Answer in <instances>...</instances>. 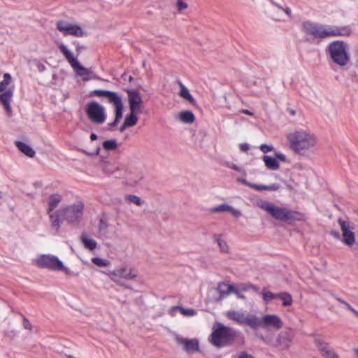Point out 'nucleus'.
Here are the masks:
<instances>
[{
	"instance_id": "35",
	"label": "nucleus",
	"mask_w": 358,
	"mask_h": 358,
	"mask_svg": "<svg viewBox=\"0 0 358 358\" xmlns=\"http://www.w3.org/2000/svg\"><path fill=\"white\" fill-rule=\"evenodd\" d=\"M174 309H178L180 313L187 317L194 316L196 314V311L192 308H186L182 306H175Z\"/></svg>"
},
{
	"instance_id": "51",
	"label": "nucleus",
	"mask_w": 358,
	"mask_h": 358,
	"mask_svg": "<svg viewBox=\"0 0 358 358\" xmlns=\"http://www.w3.org/2000/svg\"><path fill=\"white\" fill-rule=\"evenodd\" d=\"M345 308L348 310H350L352 313H354V315L358 317V311H357L355 309H354L349 303H345Z\"/></svg>"
},
{
	"instance_id": "47",
	"label": "nucleus",
	"mask_w": 358,
	"mask_h": 358,
	"mask_svg": "<svg viewBox=\"0 0 358 358\" xmlns=\"http://www.w3.org/2000/svg\"><path fill=\"white\" fill-rule=\"evenodd\" d=\"M22 325H23V327L25 329H28V330H31V324L30 323V322L29 321V320L26 317H23V322H22Z\"/></svg>"
},
{
	"instance_id": "32",
	"label": "nucleus",
	"mask_w": 358,
	"mask_h": 358,
	"mask_svg": "<svg viewBox=\"0 0 358 358\" xmlns=\"http://www.w3.org/2000/svg\"><path fill=\"white\" fill-rule=\"evenodd\" d=\"M262 299L266 303L278 299V293H273L267 290L265 287L262 289Z\"/></svg>"
},
{
	"instance_id": "26",
	"label": "nucleus",
	"mask_w": 358,
	"mask_h": 358,
	"mask_svg": "<svg viewBox=\"0 0 358 358\" xmlns=\"http://www.w3.org/2000/svg\"><path fill=\"white\" fill-rule=\"evenodd\" d=\"M262 160L264 161L265 166L268 169L277 170L280 167L279 162L276 160L275 157L264 155Z\"/></svg>"
},
{
	"instance_id": "10",
	"label": "nucleus",
	"mask_w": 358,
	"mask_h": 358,
	"mask_svg": "<svg viewBox=\"0 0 358 358\" xmlns=\"http://www.w3.org/2000/svg\"><path fill=\"white\" fill-rule=\"evenodd\" d=\"M227 317L230 320L234 321L240 325H248L251 329L256 330L257 316L254 314H245L236 310H229Z\"/></svg>"
},
{
	"instance_id": "36",
	"label": "nucleus",
	"mask_w": 358,
	"mask_h": 358,
	"mask_svg": "<svg viewBox=\"0 0 358 358\" xmlns=\"http://www.w3.org/2000/svg\"><path fill=\"white\" fill-rule=\"evenodd\" d=\"M229 209H230V205L227 203H222L210 208V211L212 213H224L228 212Z\"/></svg>"
},
{
	"instance_id": "38",
	"label": "nucleus",
	"mask_w": 358,
	"mask_h": 358,
	"mask_svg": "<svg viewBox=\"0 0 358 358\" xmlns=\"http://www.w3.org/2000/svg\"><path fill=\"white\" fill-rule=\"evenodd\" d=\"M92 262L99 267L106 266L109 265L110 262L108 259H103L99 257H93Z\"/></svg>"
},
{
	"instance_id": "53",
	"label": "nucleus",
	"mask_w": 358,
	"mask_h": 358,
	"mask_svg": "<svg viewBox=\"0 0 358 358\" xmlns=\"http://www.w3.org/2000/svg\"><path fill=\"white\" fill-rule=\"evenodd\" d=\"M36 67H37V69H38V71L39 72H43V71H45V69H46L45 66L43 64H42V63H41V62H37V63H36Z\"/></svg>"
},
{
	"instance_id": "34",
	"label": "nucleus",
	"mask_w": 358,
	"mask_h": 358,
	"mask_svg": "<svg viewBox=\"0 0 358 358\" xmlns=\"http://www.w3.org/2000/svg\"><path fill=\"white\" fill-rule=\"evenodd\" d=\"M103 148L106 151H113L117 149V143L115 139H110L104 141L102 143Z\"/></svg>"
},
{
	"instance_id": "40",
	"label": "nucleus",
	"mask_w": 358,
	"mask_h": 358,
	"mask_svg": "<svg viewBox=\"0 0 358 358\" xmlns=\"http://www.w3.org/2000/svg\"><path fill=\"white\" fill-rule=\"evenodd\" d=\"M224 166L229 168V169H231L234 171H236L238 172H241V173H243V174L245 176L246 175V173L245 171L242 169L241 168H240L239 166H238L236 164L231 162H224Z\"/></svg>"
},
{
	"instance_id": "25",
	"label": "nucleus",
	"mask_w": 358,
	"mask_h": 358,
	"mask_svg": "<svg viewBox=\"0 0 358 358\" xmlns=\"http://www.w3.org/2000/svg\"><path fill=\"white\" fill-rule=\"evenodd\" d=\"M80 241L84 245L85 248L89 250L92 251L97 247L96 241L94 239L88 237L85 233H83L81 234Z\"/></svg>"
},
{
	"instance_id": "9",
	"label": "nucleus",
	"mask_w": 358,
	"mask_h": 358,
	"mask_svg": "<svg viewBox=\"0 0 358 358\" xmlns=\"http://www.w3.org/2000/svg\"><path fill=\"white\" fill-rule=\"evenodd\" d=\"M12 80V76L9 73L3 74V80L0 82V102L7 112L11 111L10 101L13 96V89H7Z\"/></svg>"
},
{
	"instance_id": "45",
	"label": "nucleus",
	"mask_w": 358,
	"mask_h": 358,
	"mask_svg": "<svg viewBox=\"0 0 358 358\" xmlns=\"http://www.w3.org/2000/svg\"><path fill=\"white\" fill-rule=\"evenodd\" d=\"M228 212L231 213L236 218H238L241 215V211L234 208L231 206H230V209H229Z\"/></svg>"
},
{
	"instance_id": "1",
	"label": "nucleus",
	"mask_w": 358,
	"mask_h": 358,
	"mask_svg": "<svg viewBox=\"0 0 358 358\" xmlns=\"http://www.w3.org/2000/svg\"><path fill=\"white\" fill-rule=\"evenodd\" d=\"M302 29L306 35H311L314 38L320 39L336 36H348L352 32L349 26H331L309 20L303 22Z\"/></svg>"
},
{
	"instance_id": "7",
	"label": "nucleus",
	"mask_w": 358,
	"mask_h": 358,
	"mask_svg": "<svg viewBox=\"0 0 358 358\" xmlns=\"http://www.w3.org/2000/svg\"><path fill=\"white\" fill-rule=\"evenodd\" d=\"M85 113L90 121L94 124H101L106 121L105 108L96 101H92L86 104Z\"/></svg>"
},
{
	"instance_id": "31",
	"label": "nucleus",
	"mask_w": 358,
	"mask_h": 358,
	"mask_svg": "<svg viewBox=\"0 0 358 358\" xmlns=\"http://www.w3.org/2000/svg\"><path fill=\"white\" fill-rule=\"evenodd\" d=\"M278 299L282 301V306L285 307L291 306L293 302L292 295L287 292L278 293Z\"/></svg>"
},
{
	"instance_id": "39",
	"label": "nucleus",
	"mask_w": 358,
	"mask_h": 358,
	"mask_svg": "<svg viewBox=\"0 0 358 358\" xmlns=\"http://www.w3.org/2000/svg\"><path fill=\"white\" fill-rule=\"evenodd\" d=\"M239 289L243 292H247L250 289H253L255 292H257L259 288V287L252 284H241L239 287Z\"/></svg>"
},
{
	"instance_id": "15",
	"label": "nucleus",
	"mask_w": 358,
	"mask_h": 358,
	"mask_svg": "<svg viewBox=\"0 0 358 358\" xmlns=\"http://www.w3.org/2000/svg\"><path fill=\"white\" fill-rule=\"evenodd\" d=\"M128 94V102L130 111H138L141 112L143 99L141 98L140 92L138 90H129Z\"/></svg>"
},
{
	"instance_id": "46",
	"label": "nucleus",
	"mask_w": 358,
	"mask_h": 358,
	"mask_svg": "<svg viewBox=\"0 0 358 358\" xmlns=\"http://www.w3.org/2000/svg\"><path fill=\"white\" fill-rule=\"evenodd\" d=\"M232 290L231 293L235 294L238 299H245V296L240 292L241 289L236 287L234 285Z\"/></svg>"
},
{
	"instance_id": "24",
	"label": "nucleus",
	"mask_w": 358,
	"mask_h": 358,
	"mask_svg": "<svg viewBox=\"0 0 358 358\" xmlns=\"http://www.w3.org/2000/svg\"><path fill=\"white\" fill-rule=\"evenodd\" d=\"M233 288V284H228L224 282H220L217 287V290L220 294V299L226 298L229 294L231 293Z\"/></svg>"
},
{
	"instance_id": "19",
	"label": "nucleus",
	"mask_w": 358,
	"mask_h": 358,
	"mask_svg": "<svg viewBox=\"0 0 358 358\" xmlns=\"http://www.w3.org/2000/svg\"><path fill=\"white\" fill-rule=\"evenodd\" d=\"M98 96V97H106L108 102L110 103L115 99H116L120 95L113 91H110L107 90H94L90 93V96Z\"/></svg>"
},
{
	"instance_id": "23",
	"label": "nucleus",
	"mask_w": 358,
	"mask_h": 358,
	"mask_svg": "<svg viewBox=\"0 0 358 358\" xmlns=\"http://www.w3.org/2000/svg\"><path fill=\"white\" fill-rule=\"evenodd\" d=\"M15 144L17 149L26 156L29 157L35 156L36 152L29 145L20 141H15Z\"/></svg>"
},
{
	"instance_id": "49",
	"label": "nucleus",
	"mask_w": 358,
	"mask_h": 358,
	"mask_svg": "<svg viewBox=\"0 0 358 358\" xmlns=\"http://www.w3.org/2000/svg\"><path fill=\"white\" fill-rule=\"evenodd\" d=\"M73 43L76 47V52L78 55H79L81 52L82 50L85 49V47L84 45H81L78 41H74Z\"/></svg>"
},
{
	"instance_id": "20",
	"label": "nucleus",
	"mask_w": 358,
	"mask_h": 358,
	"mask_svg": "<svg viewBox=\"0 0 358 358\" xmlns=\"http://www.w3.org/2000/svg\"><path fill=\"white\" fill-rule=\"evenodd\" d=\"M293 338L292 332L290 331H285L278 335L277 342L282 349H287Z\"/></svg>"
},
{
	"instance_id": "44",
	"label": "nucleus",
	"mask_w": 358,
	"mask_h": 358,
	"mask_svg": "<svg viewBox=\"0 0 358 358\" xmlns=\"http://www.w3.org/2000/svg\"><path fill=\"white\" fill-rule=\"evenodd\" d=\"M275 158L276 159L277 161H280V162H285L287 161V157L286 156L281 153V152H275Z\"/></svg>"
},
{
	"instance_id": "64",
	"label": "nucleus",
	"mask_w": 358,
	"mask_h": 358,
	"mask_svg": "<svg viewBox=\"0 0 358 358\" xmlns=\"http://www.w3.org/2000/svg\"><path fill=\"white\" fill-rule=\"evenodd\" d=\"M282 10L285 11V13L288 16H290V15H291V13H292V11H291V9H290L289 7H287V8H283V9H282Z\"/></svg>"
},
{
	"instance_id": "33",
	"label": "nucleus",
	"mask_w": 358,
	"mask_h": 358,
	"mask_svg": "<svg viewBox=\"0 0 358 358\" xmlns=\"http://www.w3.org/2000/svg\"><path fill=\"white\" fill-rule=\"evenodd\" d=\"M222 234H213V238L215 241L219 245V248L222 252H228V245L227 243L222 240L221 238Z\"/></svg>"
},
{
	"instance_id": "62",
	"label": "nucleus",
	"mask_w": 358,
	"mask_h": 358,
	"mask_svg": "<svg viewBox=\"0 0 358 358\" xmlns=\"http://www.w3.org/2000/svg\"><path fill=\"white\" fill-rule=\"evenodd\" d=\"M241 112L248 115H253V113L248 109H243Z\"/></svg>"
},
{
	"instance_id": "60",
	"label": "nucleus",
	"mask_w": 358,
	"mask_h": 358,
	"mask_svg": "<svg viewBox=\"0 0 358 358\" xmlns=\"http://www.w3.org/2000/svg\"><path fill=\"white\" fill-rule=\"evenodd\" d=\"M128 127H129L124 122L122 124L120 127L119 130L120 132H123Z\"/></svg>"
},
{
	"instance_id": "18",
	"label": "nucleus",
	"mask_w": 358,
	"mask_h": 358,
	"mask_svg": "<svg viewBox=\"0 0 358 358\" xmlns=\"http://www.w3.org/2000/svg\"><path fill=\"white\" fill-rule=\"evenodd\" d=\"M48 214L52 228L55 229L57 231L60 228L62 222L65 220L62 209L57 210L53 213L50 212Z\"/></svg>"
},
{
	"instance_id": "55",
	"label": "nucleus",
	"mask_w": 358,
	"mask_h": 358,
	"mask_svg": "<svg viewBox=\"0 0 358 358\" xmlns=\"http://www.w3.org/2000/svg\"><path fill=\"white\" fill-rule=\"evenodd\" d=\"M58 271H64L66 275H70L71 271L67 267L64 266V264L62 263V265L61 267H59Z\"/></svg>"
},
{
	"instance_id": "6",
	"label": "nucleus",
	"mask_w": 358,
	"mask_h": 358,
	"mask_svg": "<svg viewBox=\"0 0 358 358\" xmlns=\"http://www.w3.org/2000/svg\"><path fill=\"white\" fill-rule=\"evenodd\" d=\"M59 50L70 64L76 75L82 77L83 81L87 82L96 78V76H90L92 73L91 69L82 65L77 57H74L72 52L70 51L64 44H60L59 45Z\"/></svg>"
},
{
	"instance_id": "59",
	"label": "nucleus",
	"mask_w": 358,
	"mask_h": 358,
	"mask_svg": "<svg viewBox=\"0 0 358 358\" xmlns=\"http://www.w3.org/2000/svg\"><path fill=\"white\" fill-rule=\"evenodd\" d=\"M100 150H101L100 148H99V147H97V148H96L95 152H94V153H89V152H86V151H85V150H83V152L86 153V154H87V155H98L99 154V152H100Z\"/></svg>"
},
{
	"instance_id": "11",
	"label": "nucleus",
	"mask_w": 358,
	"mask_h": 358,
	"mask_svg": "<svg viewBox=\"0 0 358 358\" xmlns=\"http://www.w3.org/2000/svg\"><path fill=\"white\" fill-rule=\"evenodd\" d=\"M36 264L39 268L57 271L62 266V261L55 255H41L36 259Z\"/></svg>"
},
{
	"instance_id": "57",
	"label": "nucleus",
	"mask_w": 358,
	"mask_h": 358,
	"mask_svg": "<svg viewBox=\"0 0 358 358\" xmlns=\"http://www.w3.org/2000/svg\"><path fill=\"white\" fill-rule=\"evenodd\" d=\"M238 358H252V355L248 354L246 352H241Z\"/></svg>"
},
{
	"instance_id": "13",
	"label": "nucleus",
	"mask_w": 358,
	"mask_h": 358,
	"mask_svg": "<svg viewBox=\"0 0 358 358\" xmlns=\"http://www.w3.org/2000/svg\"><path fill=\"white\" fill-rule=\"evenodd\" d=\"M283 326V322L280 317L277 315H265L262 318L257 316L256 330L259 327L268 328L271 327L278 330Z\"/></svg>"
},
{
	"instance_id": "29",
	"label": "nucleus",
	"mask_w": 358,
	"mask_h": 358,
	"mask_svg": "<svg viewBox=\"0 0 358 358\" xmlns=\"http://www.w3.org/2000/svg\"><path fill=\"white\" fill-rule=\"evenodd\" d=\"M178 83L180 86V90L179 93L180 96L184 99L188 101L192 105H194L196 101L189 92V90L184 85H182L181 82H178Z\"/></svg>"
},
{
	"instance_id": "21",
	"label": "nucleus",
	"mask_w": 358,
	"mask_h": 358,
	"mask_svg": "<svg viewBox=\"0 0 358 358\" xmlns=\"http://www.w3.org/2000/svg\"><path fill=\"white\" fill-rule=\"evenodd\" d=\"M114 106L115 110V118L116 120L119 122L123 117V110H124V105L122 102V97L119 96L116 99H115L112 103H110Z\"/></svg>"
},
{
	"instance_id": "56",
	"label": "nucleus",
	"mask_w": 358,
	"mask_h": 358,
	"mask_svg": "<svg viewBox=\"0 0 358 358\" xmlns=\"http://www.w3.org/2000/svg\"><path fill=\"white\" fill-rule=\"evenodd\" d=\"M330 234L336 239L341 238L340 233L338 231L332 230L330 231Z\"/></svg>"
},
{
	"instance_id": "14",
	"label": "nucleus",
	"mask_w": 358,
	"mask_h": 358,
	"mask_svg": "<svg viewBox=\"0 0 358 358\" xmlns=\"http://www.w3.org/2000/svg\"><path fill=\"white\" fill-rule=\"evenodd\" d=\"M338 224L341 227L342 234H343V242L348 246H352L355 241V235L354 231V227L348 221L343 220L341 218L338 220Z\"/></svg>"
},
{
	"instance_id": "27",
	"label": "nucleus",
	"mask_w": 358,
	"mask_h": 358,
	"mask_svg": "<svg viewBox=\"0 0 358 358\" xmlns=\"http://www.w3.org/2000/svg\"><path fill=\"white\" fill-rule=\"evenodd\" d=\"M179 120L186 124H191L195 120V116L191 110H182L178 113Z\"/></svg>"
},
{
	"instance_id": "42",
	"label": "nucleus",
	"mask_w": 358,
	"mask_h": 358,
	"mask_svg": "<svg viewBox=\"0 0 358 358\" xmlns=\"http://www.w3.org/2000/svg\"><path fill=\"white\" fill-rule=\"evenodd\" d=\"M251 188L255 189L257 191H263V190L268 191V185H265L253 184L252 185H251Z\"/></svg>"
},
{
	"instance_id": "4",
	"label": "nucleus",
	"mask_w": 358,
	"mask_h": 358,
	"mask_svg": "<svg viewBox=\"0 0 358 358\" xmlns=\"http://www.w3.org/2000/svg\"><path fill=\"white\" fill-rule=\"evenodd\" d=\"M287 138L291 150L300 155H303L305 150L313 147L316 143L315 139L303 130L289 133Z\"/></svg>"
},
{
	"instance_id": "58",
	"label": "nucleus",
	"mask_w": 358,
	"mask_h": 358,
	"mask_svg": "<svg viewBox=\"0 0 358 358\" xmlns=\"http://www.w3.org/2000/svg\"><path fill=\"white\" fill-rule=\"evenodd\" d=\"M106 227H107L106 222L103 219H101L100 223H99V229L103 230L106 228Z\"/></svg>"
},
{
	"instance_id": "54",
	"label": "nucleus",
	"mask_w": 358,
	"mask_h": 358,
	"mask_svg": "<svg viewBox=\"0 0 358 358\" xmlns=\"http://www.w3.org/2000/svg\"><path fill=\"white\" fill-rule=\"evenodd\" d=\"M237 180H238L239 182H241V183H242V184H243V185H246V186H248V187H251V185H253V183H251V182H248V181H247L245 179H244V178H238V179H237Z\"/></svg>"
},
{
	"instance_id": "12",
	"label": "nucleus",
	"mask_w": 358,
	"mask_h": 358,
	"mask_svg": "<svg viewBox=\"0 0 358 358\" xmlns=\"http://www.w3.org/2000/svg\"><path fill=\"white\" fill-rule=\"evenodd\" d=\"M57 29L63 33L64 35H71L76 37L87 36V34L80 26L76 24H71L68 22L60 20L57 23Z\"/></svg>"
},
{
	"instance_id": "8",
	"label": "nucleus",
	"mask_w": 358,
	"mask_h": 358,
	"mask_svg": "<svg viewBox=\"0 0 358 358\" xmlns=\"http://www.w3.org/2000/svg\"><path fill=\"white\" fill-rule=\"evenodd\" d=\"M83 208L84 205L81 202L62 208L65 220L73 227L78 226L83 218Z\"/></svg>"
},
{
	"instance_id": "2",
	"label": "nucleus",
	"mask_w": 358,
	"mask_h": 358,
	"mask_svg": "<svg viewBox=\"0 0 358 358\" xmlns=\"http://www.w3.org/2000/svg\"><path fill=\"white\" fill-rule=\"evenodd\" d=\"M237 336L236 330L220 322H215L208 336L209 343L217 348L231 345Z\"/></svg>"
},
{
	"instance_id": "41",
	"label": "nucleus",
	"mask_w": 358,
	"mask_h": 358,
	"mask_svg": "<svg viewBox=\"0 0 358 358\" xmlns=\"http://www.w3.org/2000/svg\"><path fill=\"white\" fill-rule=\"evenodd\" d=\"M259 148L262 152L268 153L273 150V146L271 145L262 144Z\"/></svg>"
},
{
	"instance_id": "50",
	"label": "nucleus",
	"mask_w": 358,
	"mask_h": 358,
	"mask_svg": "<svg viewBox=\"0 0 358 358\" xmlns=\"http://www.w3.org/2000/svg\"><path fill=\"white\" fill-rule=\"evenodd\" d=\"M268 191H277L280 188V185L278 183H273L268 185Z\"/></svg>"
},
{
	"instance_id": "61",
	"label": "nucleus",
	"mask_w": 358,
	"mask_h": 358,
	"mask_svg": "<svg viewBox=\"0 0 358 358\" xmlns=\"http://www.w3.org/2000/svg\"><path fill=\"white\" fill-rule=\"evenodd\" d=\"M270 1H271V3L273 5H274L275 6H276L277 8H278L279 9H281V10H282V9H283V7H282V5H280V4L278 3H276V2H275V1H274L273 0H271Z\"/></svg>"
},
{
	"instance_id": "17",
	"label": "nucleus",
	"mask_w": 358,
	"mask_h": 358,
	"mask_svg": "<svg viewBox=\"0 0 358 358\" xmlns=\"http://www.w3.org/2000/svg\"><path fill=\"white\" fill-rule=\"evenodd\" d=\"M315 345L324 358H339L338 355L328 347V344L321 339L315 340Z\"/></svg>"
},
{
	"instance_id": "37",
	"label": "nucleus",
	"mask_w": 358,
	"mask_h": 358,
	"mask_svg": "<svg viewBox=\"0 0 358 358\" xmlns=\"http://www.w3.org/2000/svg\"><path fill=\"white\" fill-rule=\"evenodd\" d=\"M125 199L126 201L133 203L138 206H140L143 203V201L139 196L136 195L127 194L125 196Z\"/></svg>"
},
{
	"instance_id": "63",
	"label": "nucleus",
	"mask_w": 358,
	"mask_h": 358,
	"mask_svg": "<svg viewBox=\"0 0 358 358\" xmlns=\"http://www.w3.org/2000/svg\"><path fill=\"white\" fill-rule=\"evenodd\" d=\"M90 138L91 141H96L98 138V136L96 134H94V133H92L90 134Z\"/></svg>"
},
{
	"instance_id": "43",
	"label": "nucleus",
	"mask_w": 358,
	"mask_h": 358,
	"mask_svg": "<svg viewBox=\"0 0 358 358\" xmlns=\"http://www.w3.org/2000/svg\"><path fill=\"white\" fill-rule=\"evenodd\" d=\"M177 8H178V11L181 12L187 8V3L184 2L182 0H178Z\"/></svg>"
},
{
	"instance_id": "30",
	"label": "nucleus",
	"mask_w": 358,
	"mask_h": 358,
	"mask_svg": "<svg viewBox=\"0 0 358 358\" xmlns=\"http://www.w3.org/2000/svg\"><path fill=\"white\" fill-rule=\"evenodd\" d=\"M140 113L141 112H138V111H135V112L130 111V113L126 115L124 122L129 127H132L135 126L137 124L138 120V114Z\"/></svg>"
},
{
	"instance_id": "22",
	"label": "nucleus",
	"mask_w": 358,
	"mask_h": 358,
	"mask_svg": "<svg viewBox=\"0 0 358 358\" xmlns=\"http://www.w3.org/2000/svg\"><path fill=\"white\" fill-rule=\"evenodd\" d=\"M111 275L120 277L125 279L131 280L136 278V275L131 273V269H128L127 267H122L120 268L115 269L113 271H110Z\"/></svg>"
},
{
	"instance_id": "3",
	"label": "nucleus",
	"mask_w": 358,
	"mask_h": 358,
	"mask_svg": "<svg viewBox=\"0 0 358 358\" xmlns=\"http://www.w3.org/2000/svg\"><path fill=\"white\" fill-rule=\"evenodd\" d=\"M257 206L261 209L265 210L273 218L283 222H292L299 218L296 217V211L289 210L285 207H280L266 200H259Z\"/></svg>"
},
{
	"instance_id": "48",
	"label": "nucleus",
	"mask_w": 358,
	"mask_h": 358,
	"mask_svg": "<svg viewBox=\"0 0 358 358\" xmlns=\"http://www.w3.org/2000/svg\"><path fill=\"white\" fill-rule=\"evenodd\" d=\"M239 148L241 152H245L250 149V145L247 143H243L240 144Z\"/></svg>"
},
{
	"instance_id": "16",
	"label": "nucleus",
	"mask_w": 358,
	"mask_h": 358,
	"mask_svg": "<svg viewBox=\"0 0 358 358\" xmlns=\"http://www.w3.org/2000/svg\"><path fill=\"white\" fill-rule=\"evenodd\" d=\"M176 342L182 345V349L187 353H193L199 350V342L197 338H186L177 336Z\"/></svg>"
},
{
	"instance_id": "5",
	"label": "nucleus",
	"mask_w": 358,
	"mask_h": 358,
	"mask_svg": "<svg viewBox=\"0 0 358 358\" xmlns=\"http://www.w3.org/2000/svg\"><path fill=\"white\" fill-rule=\"evenodd\" d=\"M326 52L333 62L340 66H344L350 62L348 45L343 41H335L330 43L326 48Z\"/></svg>"
},
{
	"instance_id": "28",
	"label": "nucleus",
	"mask_w": 358,
	"mask_h": 358,
	"mask_svg": "<svg viewBox=\"0 0 358 358\" xmlns=\"http://www.w3.org/2000/svg\"><path fill=\"white\" fill-rule=\"evenodd\" d=\"M62 200V196L59 194H53L49 196L48 213L52 212Z\"/></svg>"
},
{
	"instance_id": "52",
	"label": "nucleus",
	"mask_w": 358,
	"mask_h": 358,
	"mask_svg": "<svg viewBox=\"0 0 358 358\" xmlns=\"http://www.w3.org/2000/svg\"><path fill=\"white\" fill-rule=\"evenodd\" d=\"M119 121L118 120H116L115 119L113 120V121L112 122H110L108 124V129L109 130H113V129L115 127L117 126V124H119Z\"/></svg>"
}]
</instances>
